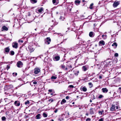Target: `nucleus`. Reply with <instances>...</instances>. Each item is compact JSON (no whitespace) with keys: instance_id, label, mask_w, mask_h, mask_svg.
I'll use <instances>...</instances> for the list:
<instances>
[{"instance_id":"c9c22d12","label":"nucleus","mask_w":121,"mask_h":121,"mask_svg":"<svg viewBox=\"0 0 121 121\" xmlns=\"http://www.w3.org/2000/svg\"><path fill=\"white\" fill-rule=\"evenodd\" d=\"M17 73H13V76H15V77L17 75Z\"/></svg>"},{"instance_id":"6ab92c4d","label":"nucleus","mask_w":121,"mask_h":121,"mask_svg":"<svg viewBox=\"0 0 121 121\" xmlns=\"http://www.w3.org/2000/svg\"><path fill=\"white\" fill-rule=\"evenodd\" d=\"M41 115L40 114H38L35 117L37 119H39L41 118Z\"/></svg>"},{"instance_id":"c03bdc74","label":"nucleus","mask_w":121,"mask_h":121,"mask_svg":"<svg viewBox=\"0 0 121 121\" xmlns=\"http://www.w3.org/2000/svg\"><path fill=\"white\" fill-rule=\"evenodd\" d=\"M69 87L70 88H73L74 87V86L73 85H69Z\"/></svg>"},{"instance_id":"473e14b6","label":"nucleus","mask_w":121,"mask_h":121,"mask_svg":"<svg viewBox=\"0 0 121 121\" xmlns=\"http://www.w3.org/2000/svg\"><path fill=\"white\" fill-rule=\"evenodd\" d=\"M2 120L4 121L6 120V118L5 117H2Z\"/></svg>"},{"instance_id":"f8f14e48","label":"nucleus","mask_w":121,"mask_h":121,"mask_svg":"<svg viewBox=\"0 0 121 121\" xmlns=\"http://www.w3.org/2000/svg\"><path fill=\"white\" fill-rule=\"evenodd\" d=\"M102 92L105 93H107L108 91V90L106 88H103L102 89Z\"/></svg>"},{"instance_id":"a878e982","label":"nucleus","mask_w":121,"mask_h":121,"mask_svg":"<svg viewBox=\"0 0 121 121\" xmlns=\"http://www.w3.org/2000/svg\"><path fill=\"white\" fill-rule=\"evenodd\" d=\"M9 54L10 55H13L14 54V52L13 51H10Z\"/></svg>"},{"instance_id":"4d7b16f0","label":"nucleus","mask_w":121,"mask_h":121,"mask_svg":"<svg viewBox=\"0 0 121 121\" xmlns=\"http://www.w3.org/2000/svg\"><path fill=\"white\" fill-rule=\"evenodd\" d=\"M54 93H55V92H52V93H51L50 94L51 95H52Z\"/></svg>"},{"instance_id":"423d86ee","label":"nucleus","mask_w":121,"mask_h":121,"mask_svg":"<svg viewBox=\"0 0 121 121\" xmlns=\"http://www.w3.org/2000/svg\"><path fill=\"white\" fill-rule=\"evenodd\" d=\"M18 43L16 42H13L12 43V45L13 48H17L18 47Z\"/></svg>"},{"instance_id":"f704fd0d","label":"nucleus","mask_w":121,"mask_h":121,"mask_svg":"<svg viewBox=\"0 0 121 121\" xmlns=\"http://www.w3.org/2000/svg\"><path fill=\"white\" fill-rule=\"evenodd\" d=\"M65 19L64 17H63L62 16H60V18L59 19L60 20H64V19Z\"/></svg>"},{"instance_id":"c85d7f7f","label":"nucleus","mask_w":121,"mask_h":121,"mask_svg":"<svg viewBox=\"0 0 121 121\" xmlns=\"http://www.w3.org/2000/svg\"><path fill=\"white\" fill-rule=\"evenodd\" d=\"M88 85L90 86V88H91L93 86V84L91 82H90L88 83Z\"/></svg>"},{"instance_id":"f3484780","label":"nucleus","mask_w":121,"mask_h":121,"mask_svg":"<svg viewBox=\"0 0 121 121\" xmlns=\"http://www.w3.org/2000/svg\"><path fill=\"white\" fill-rule=\"evenodd\" d=\"M120 80V78L118 77L116 79L114 80V82L116 83L119 82Z\"/></svg>"},{"instance_id":"3c124183","label":"nucleus","mask_w":121,"mask_h":121,"mask_svg":"<svg viewBox=\"0 0 121 121\" xmlns=\"http://www.w3.org/2000/svg\"><path fill=\"white\" fill-rule=\"evenodd\" d=\"M69 97L68 96H66V97H65V98L66 99H69Z\"/></svg>"},{"instance_id":"c756f323","label":"nucleus","mask_w":121,"mask_h":121,"mask_svg":"<svg viewBox=\"0 0 121 121\" xmlns=\"http://www.w3.org/2000/svg\"><path fill=\"white\" fill-rule=\"evenodd\" d=\"M93 3H92L91 4H90V6L89 7V8L91 9H92L93 8Z\"/></svg>"},{"instance_id":"5701e85b","label":"nucleus","mask_w":121,"mask_h":121,"mask_svg":"<svg viewBox=\"0 0 121 121\" xmlns=\"http://www.w3.org/2000/svg\"><path fill=\"white\" fill-rule=\"evenodd\" d=\"M66 102V101L65 99H63L61 101V104H63L64 103H65Z\"/></svg>"},{"instance_id":"37998d69","label":"nucleus","mask_w":121,"mask_h":121,"mask_svg":"<svg viewBox=\"0 0 121 121\" xmlns=\"http://www.w3.org/2000/svg\"><path fill=\"white\" fill-rule=\"evenodd\" d=\"M91 119L89 118H87L86 120V121H90Z\"/></svg>"},{"instance_id":"393cba45","label":"nucleus","mask_w":121,"mask_h":121,"mask_svg":"<svg viewBox=\"0 0 121 121\" xmlns=\"http://www.w3.org/2000/svg\"><path fill=\"white\" fill-rule=\"evenodd\" d=\"M82 69L84 71H86L87 70V67L85 66H84L82 67Z\"/></svg>"},{"instance_id":"13d9d810","label":"nucleus","mask_w":121,"mask_h":121,"mask_svg":"<svg viewBox=\"0 0 121 121\" xmlns=\"http://www.w3.org/2000/svg\"><path fill=\"white\" fill-rule=\"evenodd\" d=\"M69 68H70V69H71V68H72V66H71V65H70L69 66Z\"/></svg>"},{"instance_id":"69168bd1","label":"nucleus","mask_w":121,"mask_h":121,"mask_svg":"<svg viewBox=\"0 0 121 121\" xmlns=\"http://www.w3.org/2000/svg\"><path fill=\"white\" fill-rule=\"evenodd\" d=\"M58 119H59V120H60V121H61V120H61L60 119V118H59Z\"/></svg>"},{"instance_id":"6e6d98bb","label":"nucleus","mask_w":121,"mask_h":121,"mask_svg":"<svg viewBox=\"0 0 121 121\" xmlns=\"http://www.w3.org/2000/svg\"><path fill=\"white\" fill-rule=\"evenodd\" d=\"M77 73H75V74L76 75H78V73H79V71H78V72H77Z\"/></svg>"},{"instance_id":"b1692460","label":"nucleus","mask_w":121,"mask_h":121,"mask_svg":"<svg viewBox=\"0 0 121 121\" xmlns=\"http://www.w3.org/2000/svg\"><path fill=\"white\" fill-rule=\"evenodd\" d=\"M82 89V90L84 91V92H86V91H87V89L86 88V87H83Z\"/></svg>"},{"instance_id":"0e129e2a","label":"nucleus","mask_w":121,"mask_h":121,"mask_svg":"<svg viewBox=\"0 0 121 121\" xmlns=\"http://www.w3.org/2000/svg\"><path fill=\"white\" fill-rule=\"evenodd\" d=\"M56 14H58V12H56Z\"/></svg>"},{"instance_id":"f257e3e1","label":"nucleus","mask_w":121,"mask_h":121,"mask_svg":"<svg viewBox=\"0 0 121 121\" xmlns=\"http://www.w3.org/2000/svg\"><path fill=\"white\" fill-rule=\"evenodd\" d=\"M119 108V105L117 104H112L111 107L110 108V110L111 111H115L116 110H118Z\"/></svg>"},{"instance_id":"aec40b11","label":"nucleus","mask_w":121,"mask_h":121,"mask_svg":"<svg viewBox=\"0 0 121 121\" xmlns=\"http://www.w3.org/2000/svg\"><path fill=\"white\" fill-rule=\"evenodd\" d=\"M37 0H30V2L32 4H34L36 3Z\"/></svg>"},{"instance_id":"39448f33","label":"nucleus","mask_w":121,"mask_h":121,"mask_svg":"<svg viewBox=\"0 0 121 121\" xmlns=\"http://www.w3.org/2000/svg\"><path fill=\"white\" fill-rule=\"evenodd\" d=\"M12 87V85H9L8 86H5L4 89L5 91H7L11 88Z\"/></svg>"},{"instance_id":"4c0bfd02","label":"nucleus","mask_w":121,"mask_h":121,"mask_svg":"<svg viewBox=\"0 0 121 121\" xmlns=\"http://www.w3.org/2000/svg\"><path fill=\"white\" fill-rule=\"evenodd\" d=\"M104 112L103 110L102 111H99V114H100L101 115H102L103 113V112Z\"/></svg>"},{"instance_id":"9d476101","label":"nucleus","mask_w":121,"mask_h":121,"mask_svg":"<svg viewBox=\"0 0 121 121\" xmlns=\"http://www.w3.org/2000/svg\"><path fill=\"white\" fill-rule=\"evenodd\" d=\"M99 44L101 46H103L105 45V42L104 41L101 40L99 41Z\"/></svg>"},{"instance_id":"dca6fc26","label":"nucleus","mask_w":121,"mask_h":121,"mask_svg":"<svg viewBox=\"0 0 121 121\" xmlns=\"http://www.w3.org/2000/svg\"><path fill=\"white\" fill-rule=\"evenodd\" d=\"M60 59V57L59 56H56L54 57V60L55 61H58Z\"/></svg>"},{"instance_id":"1a4fd4ad","label":"nucleus","mask_w":121,"mask_h":121,"mask_svg":"<svg viewBox=\"0 0 121 121\" xmlns=\"http://www.w3.org/2000/svg\"><path fill=\"white\" fill-rule=\"evenodd\" d=\"M95 109L91 108L90 109V113L91 115L93 114L95 112Z\"/></svg>"},{"instance_id":"f03ea898","label":"nucleus","mask_w":121,"mask_h":121,"mask_svg":"<svg viewBox=\"0 0 121 121\" xmlns=\"http://www.w3.org/2000/svg\"><path fill=\"white\" fill-rule=\"evenodd\" d=\"M45 43L46 44H49L51 41V39L50 38L47 37L45 39Z\"/></svg>"},{"instance_id":"7c9ffc66","label":"nucleus","mask_w":121,"mask_h":121,"mask_svg":"<svg viewBox=\"0 0 121 121\" xmlns=\"http://www.w3.org/2000/svg\"><path fill=\"white\" fill-rule=\"evenodd\" d=\"M57 78V77L55 76H52L51 77V79H55Z\"/></svg>"},{"instance_id":"e433bc0d","label":"nucleus","mask_w":121,"mask_h":121,"mask_svg":"<svg viewBox=\"0 0 121 121\" xmlns=\"http://www.w3.org/2000/svg\"><path fill=\"white\" fill-rule=\"evenodd\" d=\"M103 97V96L102 95H99L98 97V98L99 99H101Z\"/></svg>"},{"instance_id":"4be33fe9","label":"nucleus","mask_w":121,"mask_h":121,"mask_svg":"<svg viewBox=\"0 0 121 121\" xmlns=\"http://www.w3.org/2000/svg\"><path fill=\"white\" fill-rule=\"evenodd\" d=\"M2 29L4 30L7 31L8 30V28L5 26H4L2 27Z\"/></svg>"},{"instance_id":"338daca9","label":"nucleus","mask_w":121,"mask_h":121,"mask_svg":"<svg viewBox=\"0 0 121 121\" xmlns=\"http://www.w3.org/2000/svg\"><path fill=\"white\" fill-rule=\"evenodd\" d=\"M67 69H68L66 67L65 69L66 70H67Z\"/></svg>"},{"instance_id":"a211bd4d","label":"nucleus","mask_w":121,"mask_h":121,"mask_svg":"<svg viewBox=\"0 0 121 121\" xmlns=\"http://www.w3.org/2000/svg\"><path fill=\"white\" fill-rule=\"evenodd\" d=\"M80 1L79 0H76L75 1V4L77 5H78L80 4Z\"/></svg>"},{"instance_id":"bb28decb","label":"nucleus","mask_w":121,"mask_h":121,"mask_svg":"<svg viewBox=\"0 0 121 121\" xmlns=\"http://www.w3.org/2000/svg\"><path fill=\"white\" fill-rule=\"evenodd\" d=\"M112 46H115L116 47L117 46V44L116 42H114L112 45Z\"/></svg>"},{"instance_id":"bf43d9fd","label":"nucleus","mask_w":121,"mask_h":121,"mask_svg":"<svg viewBox=\"0 0 121 121\" xmlns=\"http://www.w3.org/2000/svg\"><path fill=\"white\" fill-rule=\"evenodd\" d=\"M99 78L100 79H101L102 78V77L101 76H99Z\"/></svg>"},{"instance_id":"a19ab883","label":"nucleus","mask_w":121,"mask_h":121,"mask_svg":"<svg viewBox=\"0 0 121 121\" xmlns=\"http://www.w3.org/2000/svg\"><path fill=\"white\" fill-rule=\"evenodd\" d=\"M48 92H54V91H53V90L52 89L49 90H48Z\"/></svg>"},{"instance_id":"20e7f679","label":"nucleus","mask_w":121,"mask_h":121,"mask_svg":"<svg viewBox=\"0 0 121 121\" xmlns=\"http://www.w3.org/2000/svg\"><path fill=\"white\" fill-rule=\"evenodd\" d=\"M120 3L119 1H114L113 4V6L114 7H117Z\"/></svg>"},{"instance_id":"6e6552de","label":"nucleus","mask_w":121,"mask_h":121,"mask_svg":"<svg viewBox=\"0 0 121 121\" xmlns=\"http://www.w3.org/2000/svg\"><path fill=\"white\" fill-rule=\"evenodd\" d=\"M34 73L35 74H37L39 73L40 71V69L38 68H35L34 69Z\"/></svg>"},{"instance_id":"ea45409f","label":"nucleus","mask_w":121,"mask_h":121,"mask_svg":"<svg viewBox=\"0 0 121 121\" xmlns=\"http://www.w3.org/2000/svg\"><path fill=\"white\" fill-rule=\"evenodd\" d=\"M53 101V100L52 99H51L48 100V101L49 102L51 101V102H52Z\"/></svg>"},{"instance_id":"2eb2a0df","label":"nucleus","mask_w":121,"mask_h":121,"mask_svg":"<svg viewBox=\"0 0 121 121\" xmlns=\"http://www.w3.org/2000/svg\"><path fill=\"white\" fill-rule=\"evenodd\" d=\"M28 48L29 49V52H31L33 51L34 50V48L31 47H29Z\"/></svg>"},{"instance_id":"603ef678","label":"nucleus","mask_w":121,"mask_h":121,"mask_svg":"<svg viewBox=\"0 0 121 121\" xmlns=\"http://www.w3.org/2000/svg\"><path fill=\"white\" fill-rule=\"evenodd\" d=\"M30 15L31 14H30V12H28V15L29 16H30Z\"/></svg>"},{"instance_id":"de8ad7c7","label":"nucleus","mask_w":121,"mask_h":121,"mask_svg":"<svg viewBox=\"0 0 121 121\" xmlns=\"http://www.w3.org/2000/svg\"><path fill=\"white\" fill-rule=\"evenodd\" d=\"M110 59H107L106 61V62H109V63H110L111 62V61H109V60Z\"/></svg>"},{"instance_id":"79ce46f5","label":"nucleus","mask_w":121,"mask_h":121,"mask_svg":"<svg viewBox=\"0 0 121 121\" xmlns=\"http://www.w3.org/2000/svg\"><path fill=\"white\" fill-rule=\"evenodd\" d=\"M61 68H62L63 69H64L65 68V65H61Z\"/></svg>"},{"instance_id":"052dcab7","label":"nucleus","mask_w":121,"mask_h":121,"mask_svg":"<svg viewBox=\"0 0 121 121\" xmlns=\"http://www.w3.org/2000/svg\"><path fill=\"white\" fill-rule=\"evenodd\" d=\"M90 102L91 103V102H92V100H90Z\"/></svg>"},{"instance_id":"e2e57ef3","label":"nucleus","mask_w":121,"mask_h":121,"mask_svg":"<svg viewBox=\"0 0 121 121\" xmlns=\"http://www.w3.org/2000/svg\"><path fill=\"white\" fill-rule=\"evenodd\" d=\"M74 103H75L74 102H73L72 103V104H74Z\"/></svg>"},{"instance_id":"ddd939ff","label":"nucleus","mask_w":121,"mask_h":121,"mask_svg":"<svg viewBox=\"0 0 121 121\" xmlns=\"http://www.w3.org/2000/svg\"><path fill=\"white\" fill-rule=\"evenodd\" d=\"M52 2L55 5H57L59 3L58 0H52Z\"/></svg>"},{"instance_id":"72a5a7b5","label":"nucleus","mask_w":121,"mask_h":121,"mask_svg":"<svg viewBox=\"0 0 121 121\" xmlns=\"http://www.w3.org/2000/svg\"><path fill=\"white\" fill-rule=\"evenodd\" d=\"M29 103V100H27L26 101L25 103V104L26 105H27V104H28Z\"/></svg>"},{"instance_id":"8fccbe9b","label":"nucleus","mask_w":121,"mask_h":121,"mask_svg":"<svg viewBox=\"0 0 121 121\" xmlns=\"http://www.w3.org/2000/svg\"><path fill=\"white\" fill-rule=\"evenodd\" d=\"M33 84H37V82L36 81H34L33 82Z\"/></svg>"},{"instance_id":"58836bf2","label":"nucleus","mask_w":121,"mask_h":121,"mask_svg":"<svg viewBox=\"0 0 121 121\" xmlns=\"http://www.w3.org/2000/svg\"><path fill=\"white\" fill-rule=\"evenodd\" d=\"M118 91H119V93L121 94V87H120L119 88Z\"/></svg>"},{"instance_id":"7ed1b4c3","label":"nucleus","mask_w":121,"mask_h":121,"mask_svg":"<svg viewBox=\"0 0 121 121\" xmlns=\"http://www.w3.org/2000/svg\"><path fill=\"white\" fill-rule=\"evenodd\" d=\"M23 65V64L22 62L20 61H18L17 64V66L18 68L22 67Z\"/></svg>"},{"instance_id":"774afa93","label":"nucleus","mask_w":121,"mask_h":121,"mask_svg":"<svg viewBox=\"0 0 121 121\" xmlns=\"http://www.w3.org/2000/svg\"><path fill=\"white\" fill-rule=\"evenodd\" d=\"M51 121H54V120L53 119H52Z\"/></svg>"},{"instance_id":"680f3d73","label":"nucleus","mask_w":121,"mask_h":121,"mask_svg":"<svg viewBox=\"0 0 121 121\" xmlns=\"http://www.w3.org/2000/svg\"><path fill=\"white\" fill-rule=\"evenodd\" d=\"M93 105H95V104H93V103H92V104H91V106H93Z\"/></svg>"},{"instance_id":"49530a36","label":"nucleus","mask_w":121,"mask_h":121,"mask_svg":"<svg viewBox=\"0 0 121 121\" xmlns=\"http://www.w3.org/2000/svg\"><path fill=\"white\" fill-rule=\"evenodd\" d=\"M18 41L19 43L21 42L22 43H23V41L22 40H18Z\"/></svg>"},{"instance_id":"4468645a","label":"nucleus","mask_w":121,"mask_h":121,"mask_svg":"<svg viewBox=\"0 0 121 121\" xmlns=\"http://www.w3.org/2000/svg\"><path fill=\"white\" fill-rule=\"evenodd\" d=\"M14 104L16 106H20V103L18 101H15L14 102Z\"/></svg>"},{"instance_id":"9b49d317","label":"nucleus","mask_w":121,"mask_h":121,"mask_svg":"<svg viewBox=\"0 0 121 121\" xmlns=\"http://www.w3.org/2000/svg\"><path fill=\"white\" fill-rule=\"evenodd\" d=\"M95 33L94 32L91 31L90 32L89 34V36L91 37H93L95 35Z\"/></svg>"},{"instance_id":"cd10ccee","label":"nucleus","mask_w":121,"mask_h":121,"mask_svg":"<svg viewBox=\"0 0 121 121\" xmlns=\"http://www.w3.org/2000/svg\"><path fill=\"white\" fill-rule=\"evenodd\" d=\"M102 37L104 39H105L107 38V35H102Z\"/></svg>"},{"instance_id":"412c9836","label":"nucleus","mask_w":121,"mask_h":121,"mask_svg":"<svg viewBox=\"0 0 121 121\" xmlns=\"http://www.w3.org/2000/svg\"><path fill=\"white\" fill-rule=\"evenodd\" d=\"M43 8L41 7L40 9L38 10V11L39 13H41L43 11Z\"/></svg>"},{"instance_id":"09e8293b","label":"nucleus","mask_w":121,"mask_h":121,"mask_svg":"<svg viewBox=\"0 0 121 121\" xmlns=\"http://www.w3.org/2000/svg\"><path fill=\"white\" fill-rule=\"evenodd\" d=\"M104 119L103 118H101L99 120V121H103Z\"/></svg>"},{"instance_id":"5fc2aeb1","label":"nucleus","mask_w":121,"mask_h":121,"mask_svg":"<svg viewBox=\"0 0 121 121\" xmlns=\"http://www.w3.org/2000/svg\"><path fill=\"white\" fill-rule=\"evenodd\" d=\"M10 68V67L8 65H7V69H9Z\"/></svg>"},{"instance_id":"864d4df0","label":"nucleus","mask_w":121,"mask_h":121,"mask_svg":"<svg viewBox=\"0 0 121 121\" xmlns=\"http://www.w3.org/2000/svg\"><path fill=\"white\" fill-rule=\"evenodd\" d=\"M58 110H57V109H56L55 111H54V112L55 113H56L57 112V111Z\"/></svg>"},{"instance_id":"2f4dec72","label":"nucleus","mask_w":121,"mask_h":121,"mask_svg":"<svg viewBox=\"0 0 121 121\" xmlns=\"http://www.w3.org/2000/svg\"><path fill=\"white\" fill-rule=\"evenodd\" d=\"M43 115L44 117H46L47 116V115L44 112L43 113Z\"/></svg>"},{"instance_id":"0eeeda50","label":"nucleus","mask_w":121,"mask_h":121,"mask_svg":"<svg viewBox=\"0 0 121 121\" xmlns=\"http://www.w3.org/2000/svg\"><path fill=\"white\" fill-rule=\"evenodd\" d=\"M4 50L5 51L4 52L5 53L8 54L9 52L10 49L9 47H7L5 48Z\"/></svg>"},{"instance_id":"a18cd8bd","label":"nucleus","mask_w":121,"mask_h":121,"mask_svg":"<svg viewBox=\"0 0 121 121\" xmlns=\"http://www.w3.org/2000/svg\"><path fill=\"white\" fill-rule=\"evenodd\" d=\"M118 54L117 53H116L114 54V56L116 57H117L118 56Z\"/></svg>"}]
</instances>
